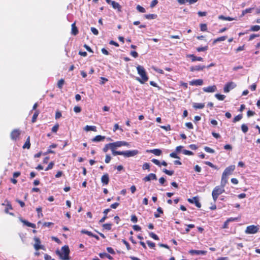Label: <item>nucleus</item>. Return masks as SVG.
<instances>
[{
  "label": "nucleus",
  "instance_id": "52",
  "mask_svg": "<svg viewBox=\"0 0 260 260\" xmlns=\"http://www.w3.org/2000/svg\"><path fill=\"white\" fill-rule=\"evenodd\" d=\"M143 170H148L150 169V165L149 163L145 162L142 167Z\"/></svg>",
  "mask_w": 260,
  "mask_h": 260
},
{
  "label": "nucleus",
  "instance_id": "36",
  "mask_svg": "<svg viewBox=\"0 0 260 260\" xmlns=\"http://www.w3.org/2000/svg\"><path fill=\"white\" fill-rule=\"evenodd\" d=\"M102 226L105 230L110 231L112 228V224L110 223H105L103 224Z\"/></svg>",
  "mask_w": 260,
  "mask_h": 260
},
{
  "label": "nucleus",
  "instance_id": "40",
  "mask_svg": "<svg viewBox=\"0 0 260 260\" xmlns=\"http://www.w3.org/2000/svg\"><path fill=\"white\" fill-rule=\"evenodd\" d=\"M242 118V115L239 114L234 117V118L233 120V122L235 123L237 121H240Z\"/></svg>",
  "mask_w": 260,
  "mask_h": 260
},
{
  "label": "nucleus",
  "instance_id": "11",
  "mask_svg": "<svg viewBox=\"0 0 260 260\" xmlns=\"http://www.w3.org/2000/svg\"><path fill=\"white\" fill-rule=\"evenodd\" d=\"M156 179H157L156 175L154 173H150V174H148L147 176H146V177H145L143 179V180L145 182H147V181H150L152 180H156Z\"/></svg>",
  "mask_w": 260,
  "mask_h": 260
},
{
  "label": "nucleus",
  "instance_id": "17",
  "mask_svg": "<svg viewBox=\"0 0 260 260\" xmlns=\"http://www.w3.org/2000/svg\"><path fill=\"white\" fill-rule=\"evenodd\" d=\"M101 181L103 184L107 185L109 182V177L108 174H105L102 176L101 178Z\"/></svg>",
  "mask_w": 260,
  "mask_h": 260
},
{
  "label": "nucleus",
  "instance_id": "3",
  "mask_svg": "<svg viewBox=\"0 0 260 260\" xmlns=\"http://www.w3.org/2000/svg\"><path fill=\"white\" fill-rule=\"evenodd\" d=\"M259 230V226L257 225H251L248 226L245 231L247 234H254L256 233Z\"/></svg>",
  "mask_w": 260,
  "mask_h": 260
},
{
  "label": "nucleus",
  "instance_id": "44",
  "mask_svg": "<svg viewBox=\"0 0 260 260\" xmlns=\"http://www.w3.org/2000/svg\"><path fill=\"white\" fill-rule=\"evenodd\" d=\"M149 235L150 237H151L152 238H153V239H154L155 240H159V237H158V236L156 235L154 233L150 232V233H149Z\"/></svg>",
  "mask_w": 260,
  "mask_h": 260
},
{
  "label": "nucleus",
  "instance_id": "21",
  "mask_svg": "<svg viewBox=\"0 0 260 260\" xmlns=\"http://www.w3.org/2000/svg\"><path fill=\"white\" fill-rule=\"evenodd\" d=\"M5 202H7V205H6V209H5V212H6V213H9V214H10V215H13V213H9V212H8V210H9V209L12 210V209H13V208H12V205H11V203H10L9 202H8L7 200H6V201H5Z\"/></svg>",
  "mask_w": 260,
  "mask_h": 260
},
{
  "label": "nucleus",
  "instance_id": "46",
  "mask_svg": "<svg viewBox=\"0 0 260 260\" xmlns=\"http://www.w3.org/2000/svg\"><path fill=\"white\" fill-rule=\"evenodd\" d=\"M111 150L112 152V154L114 156H116L117 155H123V151H116L115 150Z\"/></svg>",
  "mask_w": 260,
  "mask_h": 260
},
{
  "label": "nucleus",
  "instance_id": "45",
  "mask_svg": "<svg viewBox=\"0 0 260 260\" xmlns=\"http://www.w3.org/2000/svg\"><path fill=\"white\" fill-rule=\"evenodd\" d=\"M81 233L82 234H86L89 236L92 237L93 236V233H92L91 232L88 231L87 230H86L85 229L82 230L81 231Z\"/></svg>",
  "mask_w": 260,
  "mask_h": 260
},
{
  "label": "nucleus",
  "instance_id": "20",
  "mask_svg": "<svg viewBox=\"0 0 260 260\" xmlns=\"http://www.w3.org/2000/svg\"><path fill=\"white\" fill-rule=\"evenodd\" d=\"M147 152H150L156 156H159L161 154V150L159 149H154L152 150H147Z\"/></svg>",
  "mask_w": 260,
  "mask_h": 260
},
{
  "label": "nucleus",
  "instance_id": "34",
  "mask_svg": "<svg viewBox=\"0 0 260 260\" xmlns=\"http://www.w3.org/2000/svg\"><path fill=\"white\" fill-rule=\"evenodd\" d=\"M254 8H247L244 10H243L242 11V14H241V17L244 16L247 13H251L252 12V10H253Z\"/></svg>",
  "mask_w": 260,
  "mask_h": 260
},
{
  "label": "nucleus",
  "instance_id": "49",
  "mask_svg": "<svg viewBox=\"0 0 260 260\" xmlns=\"http://www.w3.org/2000/svg\"><path fill=\"white\" fill-rule=\"evenodd\" d=\"M136 9L141 13H145L146 12L145 8L140 5H138L136 7Z\"/></svg>",
  "mask_w": 260,
  "mask_h": 260
},
{
  "label": "nucleus",
  "instance_id": "29",
  "mask_svg": "<svg viewBox=\"0 0 260 260\" xmlns=\"http://www.w3.org/2000/svg\"><path fill=\"white\" fill-rule=\"evenodd\" d=\"M84 129L85 131H86L87 132H88V131H90L95 132L96 131V127L95 126L86 125L84 127Z\"/></svg>",
  "mask_w": 260,
  "mask_h": 260
},
{
  "label": "nucleus",
  "instance_id": "63",
  "mask_svg": "<svg viewBox=\"0 0 260 260\" xmlns=\"http://www.w3.org/2000/svg\"><path fill=\"white\" fill-rule=\"evenodd\" d=\"M131 221L134 223H136L138 221V218L135 215H132Z\"/></svg>",
  "mask_w": 260,
  "mask_h": 260
},
{
  "label": "nucleus",
  "instance_id": "14",
  "mask_svg": "<svg viewBox=\"0 0 260 260\" xmlns=\"http://www.w3.org/2000/svg\"><path fill=\"white\" fill-rule=\"evenodd\" d=\"M186 57L188 58H190L192 62L196 61H203L204 60L202 57H197L193 54H187L186 55Z\"/></svg>",
  "mask_w": 260,
  "mask_h": 260
},
{
  "label": "nucleus",
  "instance_id": "58",
  "mask_svg": "<svg viewBox=\"0 0 260 260\" xmlns=\"http://www.w3.org/2000/svg\"><path fill=\"white\" fill-rule=\"evenodd\" d=\"M91 31L94 35H98L99 34L98 30L95 27H91Z\"/></svg>",
  "mask_w": 260,
  "mask_h": 260
},
{
  "label": "nucleus",
  "instance_id": "32",
  "mask_svg": "<svg viewBox=\"0 0 260 260\" xmlns=\"http://www.w3.org/2000/svg\"><path fill=\"white\" fill-rule=\"evenodd\" d=\"M144 17L147 19H154L156 18L157 15L154 14H146L144 15Z\"/></svg>",
  "mask_w": 260,
  "mask_h": 260
},
{
  "label": "nucleus",
  "instance_id": "28",
  "mask_svg": "<svg viewBox=\"0 0 260 260\" xmlns=\"http://www.w3.org/2000/svg\"><path fill=\"white\" fill-rule=\"evenodd\" d=\"M99 256L101 258H103L104 257H107L109 259H112V257L109 254L104 252L99 253Z\"/></svg>",
  "mask_w": 260,
  "mask_h": 260
},
{
  "label": "nucleus",
  "instance_id": "18",
  "mask_svg": "<svg viewBox=\"0 0 260 260\" xmlns=\"http://www.w3.org/2000/svg\"><path fill=\"white\" fill-rule=\"evenodd\" d=\"M110 4L112 5L113 9H117L118 12L121 11V7L118 3L112 1Z\"/></svg>",
  "mask_w": 260,
  "mask_h": 260
},
{
  "label": "nucleus",
  "instance_id": "53",
  "mask_svg": "<svg viewBox=\"0 0 260 260\" xmlns=\"http://www.w3.org/2000/svg\"><path fill=\"white\" fill-rule=\"evenodd\" d=\"M54 165V164L53 161L50 162L48 165L47 167L45 169V171H48L51 169L53 168Z\"/></svg>",
  "mask_w": 260,
  "mask_h": 260
},
{
  "label": "nucleus",
  "instance_id": "50",
  "mask_svg": "<svg viewBox=\"0 0 260 260\" xmlns=\"http://www.w3.org/2000/svg\"><path fill=\"white\" fill-rule=\"evenodd\" d=\"M200 28L201 31H206L207 29V26L206 24H201Z\"/></svg>",
  "mask_w": 260,
  "mask_h": 260
},
{
  "label": "nucleus",
  "instance_id": "2",
  "mask_svg": "<svg viewBox=\"0 0 260 260\" xmlns=\"http://www.w3.org/2000/svg\"><path fill=\"white\" fill-rule=\"evenodd\" d=\"M62 252H60L59 250H57L56 251V254L59 256L60 258L62 260H70V258L69 257L70 254V249L68 245H64L61 248Z\"/></svg>",
  "mask_w": 260,
  "mask_h": 260
},
{
  "label": "nucleus",
  "instance_id": "5",
  "mask_svg": "<svg viewBox=\"0 0 260 260\" xmlns=\"http://www.w3.org/2000/svg\"><path fill=\"white\" fill-rule=\"evenodd\" d=\"M34 240L35 241V243L34 245V246L36 250L44 249V246L41 245V240L39 238L35 237Z\"/></svg>",
  "mask_w": 260,
  "mask_h": 260
},
{
  "label": "nucleus",
  "instance_id": "60",
  "mask_svg": "<svg viewBox=\"0 0 260 260\" xmlns=\"http://www.w3.org/2000/svg\"><path fill=\"white\" fill-rule=\"evenodd\" d=\"M20 220L21 221L24 223V224L26 225V226L29 227L30 226V224L31 223V222H28V221L26 220H24V219H23L22 218H21L20 219Z\"/></svg>",
  "mask_w": 260,
  "mask_h": 260
},
{
  "label": "nucleus",
  "instance_id": "23",
  "mask_svg": "<svg viewBox=\"0 0 260 260\" xmlns=\"http://www.w3.org/2000/svg\"><path fill=\"white\" fill-rule=\"evenodd\" d=\"M57 145L55 144H52V145H50L49 146V149H48V150L46 152H45L44 154H49V153H55V152L53 150H52V148H55L57 147Z\"/></svg>",
  "mask_w": 260,
  "mask_h": 260
},
{
  "label": "nucleus",
  "instance_id": "19",
  "mask_svg": "<svg viewBox=\"0 0 260 260\" xmlns=\"http://www.w3.org/2000/svg\"><path fill=\"white\" fill-rule=\"evenodd\" d=\"M110 211H111V209L109 208L106 209L104 211L103 213L104 214V216L100 220V221H99L100 223H103L105 221V220L108 218L107 214Z\"/></svg>",
  "mask_w": 260,
  "mask_h": 260
},
{
  "label": "nucleus",
  "instance_id": "27",
  "mask_svg": "<svg viewBox=\"0 0 260 260\" xmlns=\"http://www.w3.org/2000/svg\"><path fill=\"white\" fill-rule=\"evenodd\" d=\"M228 176H224L223 175H222L221 186L222 187H224L226 183H227L228 178Z\"/></svg>",
  "mask_w": 260,
  "mask_h": 260
},
{
  "label": "nucleus",
  "instance_id": "43",
  "mask_svg": "<svg viewBox=\"0 0 260 260\" xmlns=\"http://www.w3.org/2000/svg\"><path fill=\"white\" fill-rule=\"evenodd\" d=\"M204 150L206 152L210 153H214L215 152V150L209 147L205 146L204 147Z\"/></svg>",
  "mask_w": 260,
  "mask_h": 260
},
{
  "label": "nucleus",
  "instance_id": "59",
  "mask_svg": "<svg viewBox=\"0 0 260 260\" xmlns=\"http://www.w3.org/2000/svg\"><path fill=\"white\" fill-rule=\"evenodd\" d=\"M58 128H59L58 124H55L54 126H53L51 131L53 133H56L57 131Z\"/></svg>",
  "mask_w": 260,
  "mask_h": 260
},
{
  "label": "nucleus",
  "instance_id": "33",
  "mask_svg": "<svg viewBox=\"0 0 260 260\" xmlns=\"http://www.w3.org/2000/svg\"><path fill=\"white\" fill-rule=\"evenodd\" d=\"M39 114V111L38 110H36L35 112L34 113V114L32 116V119H31V122L32 123H34L36 121V119H37Z\"/></svg>",
  "mask_w": 260,
  "mask_h": 260
},
{
  "label": "nucleus",
  "instance_id": "4",
  "mask_svg": "<svg viewBox=\"0 0 260 260\" xmlns=\"http://www.w3.org/2000/svg\"><path fill=\"white\" fill-rule=\"evenodd\" d=\"M139 151L138 150L123 151V156L125 157H133L138 154Z\"/></svg>",
  "mask_w": 260,
  "mask_h": 260
},
{
  "label": "nucleus",
  "instance_id": "1",
  "mask_svg": "<svg viewBox=\"0 0 260 260\" xmlns=\"http://www.w3.org/2000/svg\"><path fill=\"white\" fill-rule=\"evenodd\" d=\"M137 70L138 74L141 76V78L139 77H136V79L141 84L145 83L148 80V77L147 75L146 72L143 67L139 65L137 67Z\"/></svg>",
  "mask_w": 260,
  "mask_h": 260
},
{
  "label": "nucleus",
  "instance_id": "64",
  "mask_svg": "<svg viewBox=\"0 0 260 260\" xmlns=\"http://www.w3.org/2000/svg\"><path fill=\"white\" fill-rule=\"evenodd\" d=\"M107 250L109 253H110L112 254H115V251H114L113 249L110 247H108L107 248Z\"/></svg>",
  "mask_w": 260,
  "mask_h": 260
},
{
  "label": "nucleus",
  "instance_id": "10",
  "mask_svg": "<svg viewBox=\"0 0 260 260\" xmlns=\"http://www.w3.org/2000/svg\"><path fill=\"white\" fill-rule=\"evenodd\" d=\"M224 191L225 190L224 189V187H222V186H217L214 188V189L212 191V192L214 193H214L216 195L219 196L220 194H221V193L224 192Z\"/></svg>",
  "mask_w": 260,
  "mask_h": 260
},
{
  "label": "nucleus",
  "instance_id": "12",
  "mask_svg": "<svg viewBox=\"0 0 260 260\" xmlns=\"http://www.w3.org/2000/svg\"><path fill=\"white\" fill-rule=\"evenodd\" d=\"M203 90L206 92H214L216 91L217 87L215 85H213L208 87H205L203 88Z\"/></svg>",
  "mask_w": 260,
  "mask_h": 260
},
{
  "label": "nucleus",
  "instance_id": "22",
  "mask_svg": "<svg viewBox=\"0 0 260 260\" xmlns=\"http://www.w3.org/2000/svg\"><path fill=\"white\" fill-rule=\"evenodd\" d=\"M72 31L71 34L74 35L76 36L78 34V29L77 27L76 26L75 23H74L72 24Z\"/></svg>",
  "mask_w": 260,
  "mask_h": 260
},
{
  "label": "nucleus",
  "instance_id": "26",
  "mask_svg": "<svg viewBox=\"0 0 260 260\" xmlns=\"http://www.w3.org/2000/svg\"><path fill=\"white\" fill-rule=\"evenodd\" d=\"M218 19L220 20H228V21H232L234 20H237L236 18H232L231 17H225L223 15H219L218 16Z\"/></svg>",
  "mask_w": 260,
  "mask_h": 260
},
{
  "label": "nucleus",
  "instance_id": "16",
  "mask_svg": "<svg viewBox=\"0 0 260 260\" xmlns=\"http://www.w3.org/2000/svg\"><path fill=\"white\" fill-rule=\"evenodd\" d=\"M203 84V80L202 79L193 80L189 82V84L192 86H200Z\"/></svg>",
  "mask_w": 260,
  "mask_h": 260
},
{
  "label": "nucleus",
  "instance_id": "25",
  "mask_svg": "<svg viewBox=\"0 0 260 260\" xmlns=\"http://www.w3.org/2000/svg\"><path fill=\"white\" fill-rule=\"evenodd\" d=\"M192 106L196 109H203L205 107V104L204 103H193Z\"/></svg>",
  "mask_w": 260,
  "mask_h": 260
},
{
  "label": "nucleus",
  "instance_id": "57",
  "mask_svg": "<svg viewBox=\"0 0 260 260\" xmlns=\"http://www.w3.org/2000/svg\"><path fill=\"white\" fill-rule=\"evenodd\" d=\"M147 243L148 245L149 246V247H150L151 248H153L155 246V244L154 243H153L150 241H149V240H148L147 241Z\"/></svg>",
  "mask_w": 260,
  "mask_h": 260
},
{
  "label": "nucleus",
  "instance_id": "38",
  "mask_svg": "<svg viewBox=\"0 0 260 260\" xmlns=\"http://www.w3.org/2000/svg\"><path fill=\"white\" fill-rule=\"evenodd\" d=\"M163 172H164L165 174L169 175L172 176L174 174V171L172 170H168L166 169H164L162 170Z\"/></svg>",
  "mask_w": 260,
  "mask_h": 260
},
{
  "label": "nucleus",
  "instance_id": "62",
  "mask_svg": "<svg viewBox=\"0 0 260 260\" xmlns=\"http://www.w3.org/2000/svg\"><path fill=\"white\" fill-rule=\"evenodd\" d=\"M157 3H158L157 0H153L151 2L150 7L152 8L154 7L157 4Z\"/></svg>",
  "mask_w": 260,
  "mask_h": 260
},
{
  "label": "nucleus",
  "instance_id": "6",
  "mask_svg": "<svg viewBox=\"0 0 260 260\" xmlns=\"http://www.w3.org/2000/svg\"><path fill=\"white\" fill-rule=\"evenodd\" d=\"M236 86L235 83L233 82H228L224 87L223 90L224 92H229L231 89H233Z\"/></svg>",
  "mask_w": 260,
  "mask_h": 260
},
{
  "label": "nucleus",
  "instance_id": "56",
  "mask_svg": "<svg viewBox=\"0 0 260 260\" xmlns=\"http://www.w3.org/2000/svg\"><path fill=\"white\" fill-rule=\"evenodd\" d=\"M36 211L38 213V215L39 217L43 216V214L42 213V208L41 207H38L36 209Z\"/></svg>",
  "mask_w": 260,
  "mask_h": 260
},
{
  "label": "nucleus",
  "instance_id": "9",
  "mask_svg": "<svg viewBox=\"0 0 260 260\" xmlns=\"http://www.w3.org/2000/svg\"><path fill=\"white\" fill-rule=\"evenodd\" d=\"M20 135V131L18 129H15L11 133V138L13 140H16Z\"/></svg>",
  "mask_w": 260,
  "mask_h": 260
},
{
  "label": "nucleus",
  "instance_id": "31",
  "mask_svg": "<svg viewBox=\"0 0 260 260\" xmlns=\"http://www.w3.org/2000/svg\"><path fill=\"white\" fill-rule=\"evenodd\" d=\"M227 38L226 36H222L215 39L213 42V44H215L218 42L224 41Z\"/></svg>",
  "mask_w": 260,
  "mask_h": 260
},
{
  "label": "nucleus",
  "instance_id": "15",
  "mask_svg": "<svg viewBox=\"0 0 260 260\" xmlns=\"http://www.w3.org/2000/svg\"><path fill=\"white\" fill-rule=\"evenodd\" d=\"M205 68H206V66H205L198 65V66H191L190 68V71L191 72H194V71H202Z\"/></svg>",
  "mask_w": 260,
  "mask_h": 260
},
{
  "label": "nucleus",
  "instance_id": "42",
  "mask_svg": "<svg viewBox=\"0 0 260 260\" xmlns=\"http://www.w3.org/2000/svg\"><path fill=\"white\" fill-rule=\"evenodd\" d=\"M208 49V46H206L204 47H198L197 48V50L198 52L205 51L207 50Z\"/></svg>",
  "mask_w": 260,
  "mask_h": 260
},
{
  "label": "nucleus",
  "instance_id": "55",
  "mask_svg": "<svg viewBox=\"0 0 260 260\" xmlns=\"http://www.w3.org/2000/svg\"><path fill=\"white\" fill-rule=\"evenodd\" d=\"M182 152L184 154L188 155H191L193 154V153L192 151L187 150H183L182 151Z\"/></svg>",
  "mask_w": 260,
  "mask_h": 260
},
{
  "label": "nucleus",
  "instance_id": "7",
  "mask_svg": "<svg viewBox=\"0 0 260 260\" xmlns=\"http://www.w3.org/2000/svg\"><path fill=\"white\" fill-rule=\"evenodd\" d=\"M235 165L230 166L225 168V169L224 170V172L222 173V175H223L224 176H228L232 174L233 172L235 170Z\"/></svg>",
  "mask_w": 260,
  "mask_h": 260
},
{
  "label": "nucleus",
  "instance_id": "48",
  "mask_svg": "<svg viewBox=\"0 0 260 260\" xmlns=\"http://www.w3.org/2000/svg\"><path fill=\"white\" fill-rule=\"evenodd\" d=\"M260 29V26L259 25H253L250 28L251 31H257Z\"/></svg>",
  "mask_w": 260,
  "mask_h": 260
},
{
  "label": "nucleus",
  "instance_id": "35",
  "mask_svg": "<svg viewBox=\"0 0 260 260\" xmlns=\"http://www.w3.org/2000/svg\"><path fill=\"white\" fill-rule=\"evenodd\" d=\"M116 143H117L116 142H115L108 144V145L109 146H110V149L115 150V148H117L118 146H117V144H116Z\"/></svg>",
  "mask_w": 260,
  "mask_h": 260
},
{
  "label": "nucleus",
  "instance_id": "13",
  "mask_svg": "<svg viewBox=\"0 0 260 260\" xmlns=\"http://www.w3.org/2000/svg\"><path fill=\"white\" fill-rule=\"evenodd\" d=\"M189 253L191 255H205L207 253V251L205 250H190L189 251Z\"/></svg>",
  "mask_w": 260,
  "mask_h": 260
},
{
  "label": "nucleus",
  "instance_id": "41",
  "mask_svg": "<svg viewBox=\"0 0 260 260\" xmlns=\"http://www.w3.org/2000/svg\"><path fill=\"white\" fill-rule=\"evenodd\" d=\"M64 83V80L63 79H60L57 83V87L59 89H61L62 88V86Z\"/></svg>",
  "mask_w": 260,
  "mask_h": 260
},
{
  "label": "nucleus",
  "instance_id": "39",
  "mask_svg": "<svg viewBox=\"0 0 260 260\" xmlns=\"http://www.w3.org/2000/svg\"><path fill=\"white\" fill-rule=\"evenodd\" d=\"M215 96L219 101H223L225 98V96L223 94L217 93L215 95Z\"/></svg>",
  "mask_w": 260,
  "mask_h": 260
},
{
  "label": "nucleus",
  "instance_id": "37",
  "mask_svg": "<svg viewBox=\"0 0 260 260\" xmlns=\"http://www.w3.org/2000/svg\"><path fill=\"white\" fill-rule=\"evenodd\" d=\"M30 147V143L29 142V137H28L25 142V144L23 146V148L29 149Z\"/></svg>",
  "mask_w": 260,
  "mask_h": 260
},
{
  "label": "nucleus",
  "instance_id": "61",
  "mask_svg": "<svg viewBox=\"0 0 260 260\" xmlns=\"http://www.w3.org/2000/svg\"><path fill=\"white\" fill-rule=\"evenodd\" d=\"M122 242L125 245L127 250L131 249L130 245H129V243L126 240H125L124 239H123V240H122Z\"/></svg>",
  "mask_w": 260,
  "mask_h": 260
},
{
  "label": "nucleus",
  "instance_id": "24",
  "mask_svg": "<svg viewBox=\"0 0 260 260\" xmlns=\"http://www.w3.org/2000/svg\"><path fill=\"white\" fill-rule=\"evenodd\" d=\"M105 139V136H101V135H98V136H95L94 138H93L92 139V141L93 142H100V141H102L104 140Z\"/></svg>",
  "mask_w": 260,
  "mask_h": 260
},
{
  "label": "nucleus",
  "instance_id": "30",
  "mask_svg": "<svg viewBox=\"0 0 260 260\" xmlns=\"http://www.w3.org/2000/svg\"><path fill=\"white\" fill-rule=\"evenodd\" d=\"M116 143L118 147H120L122 146H125L127 147L129 146V143L125 141H116Z\"/></svg>",
  "mask_w": 260,
  "mask_h": 260
},
{
  "label": "nucleus",
  "instance_id": "54",
  "mask_svg": "<svg viewBox=\"0 0 260 260\" xmlns=\"http://www.w3.org/2000/svg\"><path fill=\"white\" fill-rule=\"evenodd\" d=\"M160 127L161 128L166 130V131H169L171 129V126L169 124L166 125V126L165 125L160 126Z\"/></svg>",
  "mask_w": 260,
  "mask_h": 260
},
{
  "label": "nucleus",
  "instance_id": "47",
  "mask_svg": "<svg viewBox=\"0 0 260 260\" xmlns=\"http://www.w3.org/2000/svg\"><path fill=\"white\" fill-rule=\"evenodd\" d=\"M241 129L244 133H246L248 132V126L245 124H243L241 125Z\"/></svg>",
  "mask_w": 260,
  "mask_h": 260
},
{
  "label": "nucleus",
  "instance_id": "8",
  "mask_svg": "<svg viewBox=\"0 0 260 260\" xmlns=\"http://www.w3.org/2000/svg\"><path fill=\"white\" fill-rule=\"evenodd\" d=\"M188 202L191 204H194L196 207L198 208H200L201 207V204L199 202L198 198L197 197H193L192 199H188Z\"/></svg>",
  "mask_w": 260,
  "mask_h": 260
},
{
  "label": "nucleus",
  "instance_id": "51",
  "mask_svg": "<svg viewBox=\"0 0 260 260\" xmlns=\"http://www.w3.org/2000/svg\"><path fill=\"white\" fill-rule=\"evenodd\" d=\"M187 228L185 229L186 233H188L190 231V229L193 228L194 227V225L193 224H189L187 225Z\"/></svg>",
  "mask_w": 260,
  "mask_h": 260
}]
</instances>
